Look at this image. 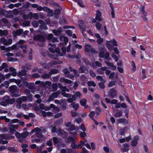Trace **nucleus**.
I'll return each instance as SVG.
<instances>
[{
  "label": "nucleus",
  "mask_w": 153,
  "mask_h": 153,
  "mask_svg": "<svg viewBox=\"0 0 153 153\" xmlns=\"http://www.w3.org/2000/svg\"><path fill=\"white\" fill-rule=\"evenodd\" d=\"M66 126L68 128L69 130L70 131H72L74 130L75 128L74 125L71 124V123L70 122H68L65 123Z\"/></svg>",
  "instance_id": "obj_12"
},
{
  "label": "nucleus",
  "mask_w": 153,
  "mask_h": 153,
  "mask_svg": "<svg viewBox=\"0 0 153 153\" xmlns=\"http://www.w3.org/2000/svg\"><path fill=\"white\" fill-rule=\"evenodd\" d=\"M9 99L10 98L9 96H6L3 97V100L4 101L9 104Z\"/></svg>",
  "instance_id": "obj_35"
},
{
  "label": "nucleus",
  "mask_w": 153,
  "mask_h": 153,
  "mask_svg": "<svg viewBox=\"0 0 153 153\" xmlns=\"http://www.w3.org/2000/svg\"><path fill=\"white\" fill-rule=\"evenodd\" d=\"M60 91H58L52 94V95L54 98H56L58 97V95L60 94Z\"/></svg>",
  "instance_id": "obj_48"
},
{
  "label": "nucleus",
  "mask_w": 153,
  "mask_h": 153,
  "mask_svg": "<svg viewBox=\"0 0 153 153\" xmlns=\"http://www.w3.org/2000/svg\"><path fill=\"white\" fill-rule=\"evenodd\" d=\"M91 148L93 150H94L96 149V146L95 144L94 143H91Z\"/></svg>",
  "instance_id": "obj_62"
},
{
  "label": "nucleus",
  "mask_w": 153,
  "mask_h": 153,
  "mask_svg": "<svg viewBox=\"0 0 153 153\" xmlns=\"http://www.w3.org/2000/svg\"><path fill=\"white\" fill-rule=\"evenodd\" d=\"M80 129L83 131H86L85 128L83 124H82L80 126Z\"/></svg>",
  "instance_id": "obj_54"
},
{
  "label": "nucleus",
  "mask_w": 153,
  "mask_h": 153,
  "mask_svg": "<svg viewBox=\"0 0 153 153\" xmlns=\"http://www.w3.org/2000/svg\"><path fill=\"white\" fill-rule=\"evenodd\" d=\"M103 39L101 38H100L97 39V42L99 44H100L103 42Z\"/></svg>",
  "instance_id": "obj_61"
},
{
  "label": "nucleus",
  "mask_w": 153,
  "mask_h": 153,
  "mask_svg": "<svg viewBox=\"0 0 153 153\" xmlns=\"http://www.w3.org/2000/svg\"><path fill=\"white\" fill-rule=\"evenodd\" d=\"M95 50L92 48V47L88 44H86L85 48V51L87 52H94Z\"/></svg>",
  "instance_id": "obj_11"
},
{
  "label": "nucleus",
  "mask_w": 153,
  "mask_h": 153,
  "mask_svg": "<svg viewBox=\"0 0 153 153\" xmlns=\"http://www.w3.org/2000/svg\"><path fill=\"white\" fill-rule=\"evenodd\" d=\"M13 72L11 74V75L13 76H15L16 75L17 73L15 71V69L12 67H10L9 68V71Z\"/></svg>",
  "instance_id": "obj_30"
},
{
  "label": "nucleus",
  "mask_w": 153,
  "mask_h": 153,
  "mask_svg": "<svg viewBox=\"0 0 153 153\" xmlns=\"http://www.w3.org/2000/svg\"><path fill=\"white\" fill-rule=\"evenodd\" d=\"M128 148L129 146L128 144H124L123 148L122 149H121L123 152H125L129 150Z\"/></svg>",
  "instance_id": "obj_31"
},
{
  "label": "nucleus",
  "mask_w": 153,
  "mask_h": 153,
  "mask_svg": "<svg viewBox=\"0 0 153 153\" xmlns=\"http://www.w3.org/2000/svg\"><path fill=\"white\" fill-rule=\"evenodd\" d=\"M103 150L104 151L107 153H108L109 152V148L107 146H105L103 147Z\"/></svg>",
  "instance_id": "obj_63"
},
{
  "label": "nucleus",
  "mask_w": 153,
  "mask_h": 153,
  "mask_svg": "<svg viewBox=\"0 0 153 153\" xmlns=\"http://www.w3.org/2000/svg\"><path fill=\"white\" fill-rule=\"evenodd\" d=\"M6 55L8 57L7 58V60L9 61L15 62L17 61V59L16 58H13L11 56H13V54L11 53H7Z\"/></svg>",
  "instance_id": "obj_10"
},
{
  "label": "nucleus",
  "mask_w": 153,
  "mask_h": 153,
  "mask_svg": "<svg viewBox=\"0 0 153 153\" xmlns=\"http://www.w3.org/2000/svg\"><path fill=\"white\" fill-rule=\"evenodd\" d=\"M95 113L94 111H92L89 114V116L90 118H93V117L95 115Z\"/></svg>",
  "instance_id": "obj_52"
},
{
  "label": "nucleus",
  "mask_w": 153,
  "mask_h": 153,
  "mask_svg": "<svg viewBox=\"0 0 153 153\" xmlns=\"http://www.w3.org/2000/svg\"><path fill=\"white\" fill-rule=\"evenodd\" d=\"M60 81L62 82H65L67 84H70L69 86H71L73 85V83L70 80L66 79H65L63 77H62L60 79Z\"/></svg>",
  "instance_id": "obj_13"
},
{
  "label": "nucleus",
  "mask_w": 153,
  "mask_h": 153,
  "mask_svg": "<svg viewBox=\"0 0 153 153\" xmlns=\"http://www.w3.org/2000/svg\"><path fill=\"white\" fill-rule=\"evenodd\" d=\"M20 47L22 49L23 52L24 53H26L27 48V45H21Z\"/></svg>",
  "instance_id": "obj_37"
},
{
  "label": "nucleus",
  "mask_w": 153,
  "mask_h": 153,
  "mask_svg": "<svg viewBox=\"0 0 153 153\" xmlns=\"http://www.w3.org/2000/svg\"><path fill=\"white\" fill-rule=\"evenodd\" d=\"M112 43L114 46H116L117 45V43L114 39L112 41L111 40L110 41H107L106 46L110 50H112L113 49V47L111 45Z\"/></svg>",
  "instance_id": "obj_6"
},
{
  "label": "nucleus",
  "mask_w": 153,
  "mask_h": 153,
  "mask_svg": "<svg viewBox=\"0 0 153 153\" xmlns=\"http://www.w3.org/2000/svg\"><path fill=\"white\" fill-rule=\"evenodd\" d=\"M71 105L73 108L75 110H77L79 108V105L77 103H75L74 102H72L71 103Z\"/></svg>",
  "instance_id": "obj_33"
},
{
  "label": "nucleus",
  "mask_w": 153,
  "mask_h": 153,
  "mask_svg": "<svg viewBox=\"0 0 153 153\" xmlns=\"http://www.w3.org/2000/svg\"><path fill=\"white\" fill-rule=\"evenodd\" d=\"M128 129V128L126 127H124L123 128L120 130V134L122 135H123L124 134L125 132Z\"/></svg>",
  "instance_id": "obj_36"
},
{
  "label": "nucleus",
  "mask_w": 153,
  "mask_h": 153,
  "mask_svg": "<svg viewBox=\"0 0 153 153\" xmlns=\"http://www.w3.org/2000/svg\"><path fill=\"white\" fill-rule=\"evenodd\" d=\"M63 121L62 119H60L55 123V125H59L61 124Z\"/></svg>",
  "instance_id": "obj_58"
},
{
  "label": "nucleus",
  "mask_w": 153,
  "mask_h": 153,
  "mask_svg": "<svg viewBox=\"0 0 153 153\" xmlns=\"http://www.w3.org/2000/svg\"><path fill=\"white\" fill-rule=\"evenodd\" d=\"M4 69V71L5 72H9V68H8V66L6 63H3L1 66H0V71Z\"/></svg>",
  "instance_id": "obj_9"
},
{
  "label": "nucleus",
  "mask_w": 153,
  "mask_h": 153,
  "mask_svg": "<svg viewBox=\"0 0 153 153\" xmlns=\"http://www.w3.org/2000/svg\"><path fill=\"white\" fill-rule=\"evenodd\" d=\"M28 135V134L27 132L22 133L21 134V141L23 139L25 138Z\"/></svg>",
  "instance_id": "obj_40"
},
{
  "label": "nucleus",
  "mask_w": 153,
  "mask_h": 153,
  "mask_svg": "<svg viewBox=\"0 0 153 153\" xmlns=\"http://www.w3.org/2000/svg\"><path fill=\"white\" fill-rule=\"evenodd\" d=\"M88 86L89 87H91V86H93V87H95L96 86V85L95 83L93 81H88Z\"/></svg>",
  "instance_id": "obj_34"
},
{
  "label": "nucleus",
  "mask_w": 153,
  "mask_h": 153,
  "mask_svg": "<svg viewBox=\"0 0 153 153\" xmlns=\"http://www.w3.org/2000/svg\"><path fill=\"white\" fill-rule=\"evenodd\" d=\"M96 78L98 80L100 81L103 82H104V83L105 82V80L103 79H102V77L101 76H97L96 77Z\"/></svg>",
  "instance_id": "obj_49"
},
{
  "label": "nucleus",
  "mask_w": 153,
  "mask_h": 153,
  "mask_svg": "<svg viewBox=\"0 0 153 153\" xmlns=\"http://www.w3.org/2000/svg\"><path fill=\"white\" fill-rule=\"evenodd\" d=\"M91 65L94 68H96V66H97L99 67H101L102 66L101 64L98 61H96L95 62H92L91 63Z\"/></svg>",
  "instance_id": "obj_14"
},
{
  "label": "nucleus",
  "mask_w": 153,
  "mask_h": 153,
  "mask_svg": "<svg viewBox=\"0 0 153 153\" xmlns=\"http://www.w3.org/2000/svg\"><path fill=\"white\" fill-rule=\"evenodd\" d=\"M0 42L5 45H10L12 43V40L11 39L7 40L4 38H2L1 39Z\"/></svg>",
  "instance_id": "obj_8"
},
{
  "label": "nucleus",
  "mask_w": 153,
  "mask_h": 153,
  "mask_svg": "<svg viewBox=\"0 0 153 153\" xmlns=\"http://www.w3.org/2000/svg\"><path fill=\"white\" fill-rule=\"evenodd\" d=\"M122 115V112L121 111H119L117 112L115 114V117H119Z\"/></svg>",
  "instance_id": "obj_41"
},
{
  "label": "nucleus",
  "mask_w": 153,
  "mask_h": 153,
  "mask_svg": "<svg viewBox=\"0 0 153 153\" xmlns=\"http://www.w3.org/2000/svg\"><path fill=\"white\" fill-rule=\"evenodd\" d=\"M49 49L51 52L53 53L56 52L57 55L58 56H62L65 55L66 51V49L65 47H62L61 50L63 52L62 53H60V50L59 48H56V45L55 44H52L49 43L48 45Z\"/></svg>",
  "instance_id": "obj_2"
},
{
  "label": "nucleus",
  "mask_w": 153,
  "mask_h": 153,
  "mask_svg": "<svg viewBox=\"0 0 153 153\" xmlns=\"http://www.w3.org/2000/svg\"><path fill=\"white\" fill-rule=\"evenodd\" d=\"M131 66L132 67V70L133 71H134L136 70V67L135 62L133 61H131Z\"/></svg>",
  "instance_id": "obj_44"
},
{
  "label": "nucleus",
  "mask_w": 153,
  "mask_h": 153,
  "mask_svg": "<svg viewBox=\"0 0 153 153\" xmlns=\"http://www.w3.org/2000/svg\"><path fill=\"white\" fill-rule=\"evenodd\" d=\"M101 12L99 10H97L96 12V19L98 21H101Z\"/></svg>",
  "instance_id": "obj_15"
},
{
  "label": "nucleus",
  "mask_w": 153,
  "mask_h": 153,
  "mask_svg": "<svg viewBox=\"0 0 153 153\" xmlns=\"http://www.w3.org/2000/svg\"><path fill=\"white\" fill-rule=\"evenodd\" d=\"M9 85V82L8 81H5L4 83H2L0 85V88H1L3 87H5L6 88H8Z\"/></svg>",
  "instance_id": "obj_28"
},
{
  "label": "nucleus",
  "mask_w": 153,
  "mask_h": 153,
  "mask_svg": "<svg viewBox=\"0 0 153 153\" xmlns=\"http://www.w3.org/2000/svg\"><path fill=\"white\" fill-rule=\"evenodd\" d=\"M58 85L62 90V94L64 96L67 97H70L71 95L69 94H65V91L69 92V90L65 86H63L61 83H59ZM82 96V94L79 91H76L74 94L72 96V98H68L67 100L69 102H71L77 99H80Z\"/></svg>",
  "instance_id": "obj_1"
},
{
  "label": "nucleus",
  "mask_w": 153,
  "mask_h": 153,
  "mask_svg": "<svg viewBox=\"0 0 153 153\" xmlns=\"http://www.w3.org/2000/svg\"><path fill=\"white\" fill-rule=\"evenodd\" d=\"M137 143V142L135 140H133L131 141V144L133 146H136Z\"/></svg>",
  "instance_id": "obj_55"
},
{
  "label": "nucleus",
  "mask_w": 153,
  "mask_h": 153,
  "mask_svg": "<svg viewBox=\"0 0 153 153\" xmlns=\"http://www.w3.org/2000/svg\"><path fill=\"white\" fill-rule=\"evenodd\" d=\"M16 45H13L11 47L7 48V50L8 51H11V50H14L16 49Z\"/></svg>",
  "instance_id": "obj_38"
},
{
  "label": "nucleus",
  "mask_w": 153,
  "mask_h": 153,
  "mask_svg": "<svg viewBox=\"0 0 153 153\" xmlns=\"http://www.w3.org/2000/svg\"><path fill=\"white\" fill-rule=\"evenodd\" d=\"M67 140H68L66 141L67 143H70V142L73 143L71 145V146L72 148L78 149L79 148H81V147H79V145H77L75 143H74L75 140L74 138L71 137H69L67 139Z\"/></svg>",
  "instance_id": "obj_7"
},
{
  "label": "nucleus",
  "mask_w": 153,
  "mask_h": 153,
  "mask_svg": "<svg viewBox=\"0 0 153 153\" xmlns=\"http://www.w3.org/2000/svg\"><path fill=\"white\" fill-rule=\"evenodd\" d=\"M35 40H38L39 41H43L45 40L44 38L40 35H36L34 37Z\"/></svg>",
  "instance_id": "obj_19"
},
{
  "label": "nucleus",
  "mask_w": 153,
  "mask_h": 153,
  "mask_svg": "<svg viewBox=\"0 0 153 153\" xmlns=\"http://www.w3.org/2000/svg\"><path fill=\"white\" fill-rule=\"evenodd\" d=\"M56 63L55 62H51L49 63V64L48 65H46L44 66V67L45 68H48L49 66H51L54 64H55Z\"/></svg>",
  "instance_id": "obj_39"
},
{
  "label": "nucleus",
  "mask_w": 153,
  "mask_h": 153,
  "mask_svg": "<svg viewBox=\"0 0 153 153\" xmlns=\"http://www.w3.org/2000/svg\"><path fill=\"white\" fill-rule=\"evenodd\" d=\"M51 75V74L49 73V74H45L43 76V78L44 79H47L49 78L50 76Z\"/></svg>",
  "instance_id": "obj_50"
},
{
  "label": "nucleus",
  "mask_w": 153,
  "mask_h": 153,
  "mask_svg": "<svg viewBox=\"0 0 153 153\" xmlns=\"http://www.w3.org/2000/svg\"><path fill=\"white\" fill-rule=\"evenodd\" d=\"M26 74V71L25 70H22L18 74V76H20V74H21L22 75H25Z\"/></svg>",
  "instance_id": "obj_53"
},
{
  "label": "nucleus",
  "mask_w": 153,
  "mask_h": 153,
  "mask_svg": "<svg viewBox=\"0 0 153 153\" xmlns=\"http://www.w3.org/2000/svg\"><path fill=\"white\" fill-rule=\"evenodd\" d=\"M8 34V31L7 30H0V36H6Z\"/></svg>",
  "instance_id": "obj_32"
},
{
  "label": "nucleus",
  "mask_w": 153,
  "mask_h": 153,
  "mask_svg": "<svg viewBox=\"0 0 153 153\" xmlns=\"http://www.w3.org/2000/svg\"><path fill=\"white\" fill-rule=\"evenodd\" d=\"M15 138L14 136H12L10 137L8 136L7 134L3 135L0 134V143L4 144H6L7 143V141L6 140L2 141L3 139H10L11 138L14 139Z\"/></svg>",
  "instance_id": "obj_5"
},
{
  "label": "nucleus",
  "mask_w": 153,
  "mask_h": 153,
  "mask_svg": "<svg viewBox=\"0 0 153 153\" xmlns=\"http://www.w3.org/2000/svg\"><path fill=\"white\" fill-rule=\"evenodd\" d=\"M41 113L43 117L50 116L52 115V113L50 111L45 112L44 111H42Z\"/></svg>",
  "instance_id": "obj_23"
},
{
  "label": "nucleus",
  "mask_w": 153,
  "mask_h": 153,
  "mask_svg": "<svg viewBox=\"0 0 153 153\" xmlns=\"http://www.w3.org/2000/svg\"><path fill=\"white\" fill-rule=\"evenodd\" d=\"M79 71L81 73H85L88 72V71L87 70H85L83 69V68L81 67L79 68Z\"/></svg>",
  "instance_id": "obj_46"
},
{
  "label": "nucleus",
  "mask_w": 153,
  "mask_h": 153,
  "mask_svg": "<svg viewBox=\"0 0 153 153\" xmlns=\"http://www.w3.org/2000/svg\"><path fill=\"white\" fill-rule=\"evenodd\" d=\"M99 51H100L99 56L100 57H104L105 59L108 61H110L111 59V58L109 57V53L107 52L104 47H100L99 48Z\"/></svg>",
  "instance_id": "obj_3"
},
{
  "label": "nucleus",
  "mask_w": 153,
  "mask_h": 153,
  "mask_svg": "<svg viewBox=\"0 0 153 153\" xmlns=\"http://www.w3.org/2000/svg\"><path fill=\"white\" fill-rule=\"evenodd\" d=\"M53 140L55 145L56 144L59 142L58 139L56 137H53Z\"/></svg>",
  "instance_id": "obj_59"
},
{
  "label": "nucleus",
  "mask_w": 153,
  "mask_h": 153,
  "mask_svg": "<svg viewBox=\"0 0 153 153\" xmlns=\"http://www.w3.org/2000/svg\"><path fill=\"white\" fill-rule=\"evenodd\" d=\"M117 121L118 123H122L124 125H126L128 123V121L125 119H119Z\"/></svg>",
  "instance_id": "obj_20"
},
{
  "label": "nucleus",
  "mask_w": 153,
  "mask_h": 153,
  "mask_svg": "<svg viewBox=\"0 0 153 153\" xmlns=\"http://www.w3.org/2000/svg\"><path fill=\"white\" fill-rule=\"evenodd\" d=\"M50 106L51 108H54V111L58 112L59 110V108L57 107H55L54 105L53 104H51L50 105Z\"/></svg>",
  "instance_id": "obj_42"
},
{
  "label": "nucleus",
  "mask_w": 153,
  "mask_h": 153,
  "mask_svg": "<svg viewBox=\"0 0 153 153\" xmlns=\"http://www.w3.org/2000/svg\"><path fill=\"white\" fill-rule=\"evenodd\" d=\"M95 5L97 7H100L101 5V2L98 0V1L94 3Z\"/></svg>",
  "instance_id": "obj_64"
},
{
  "label": "nucleus",
  "mask_w": 153,
  "mask_h": 153,
  "mask_svg": "<svg viewBox=\"0 0 153 153\" xmlns=\"http://www.w3.org/2000/svg\"><path fill=\"white\" fill-rule=\"evenodd\" d=\"M96 27L98 30H100L101 25L100 23L98 22H97L96 24Z\"/></svg>",
  "instance_id": "obj_51"
},
{
  "label": "nucleus",
  "mask_w": 153,
  "mask_h": 153,
  "mask_svg": "<svg viewBox=\"0 0 153 153\" xmlns=\"http://www.w3.org/2000/svg\"><path fill=\"white\" fill-rule=\"evenodd\" d=\"M46 131L45 129L41 128H39L38 127H36L33 129L30 132V134H31L34 132H36V136L39 138H43L44 139V138L43 137L42 135V133H45Z\"/></svg>",
  "instance_id": "obj_4"
},
{
  "label": "nucleus",
  "mask_w": 153,
  "mask_h": 153,
  "mask_svg": "<svg viewBox=\"0 0 153 153\" xmlns=\"http://www.w3.org/2000/svg\"><path fill=\"white\" fill-rule=\"evenodd\" d=\"M63 71L65 75L68 78H72V77H73L74 76H71L69 75V72L68 71V70L67 69L65 68L63 70Z\"/></svg>",
  "instance_id": "obj_27"
},
{
  "label": "nucleus",
  "mask_w": 153,
  "mask_h": 153,
  "mask_svg": "<svg viewBox=\"0 0 153 153\" xmlns=\"http://www.w3.org/2000/svg\"><path fill=\"white\" fill-rule=\"evenodd\" d=\"M141 14H142V17L143 18L144 21H146L147 20V19L146 17L147 16V13L144 10L141 11Z\"/></svg>",
  "instance_id": "obj_17"
},
{
  "label": "nucleus",
  "mask_w": 153,
  "mask_h": 153,
  "mask_svg": "<svg viewBox=\"0 0 153 153\" xmlns=\"http://www.w3.org/2000/svg\"><path fill=\"white\" fill-rule=\"evenodd\" d=\"M25 92L27 95L28 100L30 101H32V95L30 93L29 91L28 90H26L25 91Z\"/></svg>",
  "instance_id": "obj_21"
},
{
  "label": "nucleus",
  "mask_w": 153,
  "mask_h": 153,
  "mask_svg": "<svg viewBox=\"0 0 153 153\" xmlns=\"http://www.w3.org/2000/svg\"><path fill=\"white\" fill-rule=\"evenodd\" d=\"M15 135L16 137L19 139L20 142L21 141V134L19 132H17L16 133Z\"/></svg>",
  "instance_id": "obj_43"
},
{
  "label": "nucleus",
  "mask_w": 153,
  "mask_h": 153,
  "mask_svg": "<svg viewBox=\"0 0 153 153\" xmlns=\"http://www.w3.org/2000/svg\"><path fill=\"white\" fill-rule=\"evenodd\" d=\"M39 23L40 24H41L42 25L40 26V28L41 29H43L45 30H46L48 28L47 26L44 24L43 21L41 20L39 21Z\"/></svg>",
  "instance_id": "obj_25"
},
{
  "label": "nucleus",
  "mask_w": 153,
  "mask_h": 153,
  "mask_svg": "<svg viewBox=\"0 0 153 153\" xmlns=\"http://www.w3.org/2000/svg\"><path fill=\"white\" fill-rule=\"evenodd\" d=\"M60 40L61 41H64L66 45L68 41V39L67 37H65L64 36H61L60 38Z\"/></svg>",
  "instance_id": "obj_29"
},
{
  "label": "nucleus",
  "mask_w": 153,
  "mask_h": 153,
  "mask_svg": "<svg viewBox=\"0 0 153 153\" xmlns=\"http://www.w3.org/2000/svg\"><path fill=\"white\" fill-rule=\"evenodd\" d=\"M117 92L114 89H111L109 91V95L112 98H114L116 95Z\"/></svg>",
  "instance_id": "obj_18"
},
{
  "label": "nucleus",
  "mask_w": 153,
  "mask_h": 153,
  "mask_svg": "<svg viewBox=\"0 0 153 153\" xmlns=\"http://www.w3.org/2000/svg\"><path fill=\"white\" fill-rule=\"evenodd\" d=\"M54 98L52 96V95L50 96L49 97L48 100H46L45 102L43 101V102H47L48 101L50 102L51 101H53L54 99Z\"/></svg>",
  "instance_id": "obj_57"
},
{
  "label": "nucleus",
  "mask_w": 153,
  "mask_h": 153,
  "mask_svg": "<svg viewBox=\"0 0 153 153\" xmlns=\"http://www.w3.org/2000/svg\"><path fill=\"white\" fill-rule=\"evenodd\" d=\"M23 30L22 29H19L16 32V34L17 36L20 35L22 33Z\"/></svg>",
  "instance_id": "obj_47"
},
{
  "label": "nucleus",
  "mask_w": 153,
  "mask_h": 153,
  "mask_svg": "<svg viewBox=\"0 0 153 153\" xmlns=\"http://www.w3.org/2000/svg\"><path fill=\"white\" fill-rule=\"evenodd\" d=\"M32 25L34 27H37L38 26V23L36 21H34L32 22Z\"/></svg>",
  "instance_id": "obj_56"
},
{
  "label": "nucleus",
  "mask_w": 153,
  "mask_h": 153,
  "mask_svg": "<svg viewBox=\"0 0 153 153\" xmlns=\"http://www.w3.org/2000/svg\"><path fill=\"white\" fill-rule=\"evenodd\" d=\"M131 54L133 57H136V51L134 50L133 48H132L131 49Z\"/></svg>",
  "instance_id": "obj_45"
},
{
  "label": "nucleus",
  "mask_w": 153,
  "mask_h": 153,
  "mask_svg": "<svg viewBox=\"0 0 153 153\" xmlns=\"http://www.w3.org/2000/svg\"><path fill=\"white\" fill-rule=\"evenodd\" d=\"M9 89L11 93H14L16 91V85L11 86L10 87Z\"/></svg>",
  "instance_id": "obj_26"
},
{
  "label": "nucleus",
  "mask_w": 153,
  "mask_h": 153,
  "mask_svg": "<svg viewBox=\"0 0 153 153\" xmlns=\"http://www.w3.org/2000/svg\"><path fill=\"white\" fill-rule=\"evenodd\" d=\"M52 32L56 36L59 35L62 32L61 29L59 28L57 30H52Z\"/></svg>",
  "instance_id": "obj_22"
},
{
  "label": "nucleus",
  "mask_w": 153,
  "mask_h": 153,
  "mask_svg": "<svg viewBox=\"0 0 153 153\" xmlns=\"http://www.w3.org/2000/svg\"><path fill=\"white\" fill-rule=\"evenodd\" d=\"M86 100L83 99L80 100V103L82 105L84 106L85 108H86L88 107V106L86 105Z\"/></svg>",
  "instance_id": "obj_24"
},
{
  "label": "nucleus",
  "mask_w": 153,
  "mask_h": 153,
  "mask_svg": "<svg viewBox=\"0 0 153 153\" xmlns=\"http://www.w3.org/2000/svg\"><path fill=\"white\" fill-rule=\"evenodd\" d=\"M79 26L83 31L85 30V26L84 22L81 20H80L78 22Z\"/></svg>",
  "instance_id": "obj_16"
},
{
  "label": "nucleus",
  "mask_w": 153,
  "mask_h": 153,
  "mask_svg": "<svg viewBox=\"0 0 153 153\" xmlns=\"http://www.w3.org/2000/svg\"><path fill=\"white\" fill-rule=\"evenodd\" d=\"M115 82L114 81H112L110 82L108 85V86L109 87H112V86L114 85L115 84Z\"/></svg>",
  "instance_id": "obj_60"
}]
</instances>
